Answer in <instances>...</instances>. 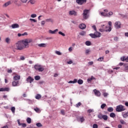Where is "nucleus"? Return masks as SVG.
I'll return each instance as SVG.
<instances>
[{
    "instance_id": "nucleus-4",
    "label": "nucleus",
    "mask_w": 128,
    "mask_h": 128,
    "mask_svg": "<svg viewBox=\"0 0 128 128\" xmlns=\"http://www.w3.org/2000/svg\"><path fill=\"white\" fill-rule=\"evenodd\" d=\"M34 68L38 72H44V68L40 65H35L34 66Z\"/></svg>"
},
{
    "instance_id": "nucleus-64",
    "label": "nucleus",
    "mask_w": 128,
    "mask_h": 128,
    "mask_svg": "<svg viewBox=\"0 0 128 128\" xmlns=\"http://www.w3.org/2000/svg\"><path fill=\"white\" fill-rule=\"evenodd\" d=\"M67 63L68 64H72V61L70 60L69 62H68Z\"/></svg>"
},
{
    "instance_id": "nucleus-31",
    "label": "nucleus",
    "mask_w": 128,
    "mask_h": 128,
    "mask_svg": "<svg viewBox=\"0 0 128 128\" xmlns=\"http://www.w3.org/2000/svg\"><path fill=\"white\" fill-rule=\"evenodd\" d=\"M102 118H103V120H108V116L106 115H103Z\"/></svg>"
},
{
    "instance_id": "nucleus-22",
    "label": "nucleus",
    "mask_w": 128,
    "mask_h": 128,
    "mask_svg": "<svg viewBox=\"0 0 128 128\" xmlns=\"http://www.w3.org/2000/svg\"><path fill=\"white\" fill-rule=\"evenodd\" d=\"M107 110L109 112H114V108L112 107L108 108Z\"/></svg>"
},
{
    "instance_id": "nucleus-3",
    "label": "nucleus",
    "mask_w": 128,
    "mask_h": 128,
    "mask_svg": "<svg viewBox=\"0 0 128 128\" xmlns=\"http://www.w3.org/2000/svg\"><path fill=\"white\" fill-rule=\"evenodd\" d=\"M124 110H126V108H124V106L122 104L116 106V112H124Z\"/></svg>"
},
{
    "instance_id": "nucleus-63",
    "label": "nucleus",
    "mask_w": 128,
    "mask_h": 128,
    "mask_svg": "<svg viewBox=\"0 0 128 128\" xmlns=\"http://www.w3.org/2000/svg\"><path fill=\"white\" fill-rule=\"evenodd\" d=\"M88 64H90V66H92V64H94V62H88Z\"/></svg>"
},
{
    "instance_id": "nucleus-12",
    "label": "nucleus",
    "mask_w": 128,
    "mask_h": 128,
    "mask_svg": "<svg viewBox=\"0 0 128 128\" xmlns=\"http://www.w3.org/2000/svg\"><path fill=\"white\" fill-rule=\"evenodd\" d=\"M79 28L81 30H84L86 28V26L84 24H82L79 25Z\"/></svg>"
},
{
    "instance_id": "nucleus-8",
    "label": "nucleus",
    "mask_w": 128,
    "mask_h": 128,
    "mask_svg": "<svg viewBox=\"0 0 128 128\" xmlns=\"http://www.w3.org/2000/svg\"><path fill=\"white\" fill-rule=\"evenodd\" d=\"M68 14L70 16H78V12L74 10L69 11Z\"/></svg>"
},
{
    "instance_id": "nucleus-61",
    "label": "nucleus",
    "mask_w": 128,
    "mask_h": 128,
    "mask_svg": "<svg viewBox=\"0 0 128 128\" xmlns=\"http://www.w3.org/2000/svg\"><path fill=\"white\" fill-rule=\"evenodd\" d=\"M90 50H86V54H90Z\"/></svg>"
},
{
    "instance_id": "nucleus-27",
    "label": "nucleus",
    "mask_w": 128,
    "mask_h": 128,
    "mask_svg": "<svg viewBox=\"0 0 128 128\" xmlns=\"http://www.w3.org/2000/svg\"><path fill=\"white\" fill-rule=\"evenodd\" d=\"M35 98H36V100H40V98H42V96L40 94H38L36 95Z\"/></svg>"
},
{
    "instance_id": "nucleus-48",
    "label": "nucleus",
    "mask_w": 128,
    "mask_h": 128,
    "mask_svg": "<svg viewBox=\"0 0 128 128\" xmlns=\"http://www.w3.org/2000/svg\"><path fill=\"white\" fill-rule=\"evenodd\" d=\"M59 34H61V36H66V34L64 33H62V32H58Z\"/></svg>"
},
{
    "instance_id": "nucleus-30",
    "label": "nucleus",
    "mask_w": 128,
    "mask_h": 128,
    "mask_svg": "<svg viewBox=\"0 0 128 128\" xmlns=\"http://www.w3.org/2000/svg\"><path fill=\"white\" fill-rule=\"evenodd\" d=\"M28 2H30L31 4H36V0H30Z\"/></svg>"
},
{
    "instance_id": "nucleus-40",
    "label": "nucleus",
    "mask_w": 128,
    "mask_h": 128,
    "mask_svg": "<svg viewBox=\"0 0 128 128\" xmlns=\"http://www.w3.org/2000/svg\"><path fill=\"white\" fill-rule=\"evenodd\" d=\"M103 116L104 115L102 114H98V118H100V120H102V116Z\"/></svg>"
},
{
    "instance_id": "nucleus-46",
    "label": "nucleus",
    "mask_w": 128,
    "mask_h": 128,
    "mask_svg": "<svg viewBox=\"0 0 128 128\" xmlns=\"http://www.w3.org/2000/svg\"><path fill=\"white\" fill-rule=\"evenodd\" d=\"M98 62H102L104 60V57H100L98 59Z\"/></svg>"
},
{
    "instance_id": "nucleus-16",
    "label": "nucleus",
    "mask_w": 128,
    "mask_h": 128,
    "mask_svg": "<svg viewBox=\"0 0 128 128\" xmlns=\"http://www.w3.org/2000/svg\"><path fill=\"white\" fill-rule=\"evenodd\" d=\"M10 88H0V92H9Z\"/></svg>"
},
{
    "instance_id": "nucleus-19",
    "label": "nucleus",
    "mask_w": 128,
    "mask_h": 128,
    "mask_svg": "<svg viewBox=\"0 0 128 128\" xmlns=\"http://www.w3.org/2000/svg\"><path fill=\"white\" fill-rule=\"evenodd\" d=\"M122 116L123 118H128V112H122Z\"/></svg>"
},
{
    "instance_id": "nucleus-1",
    "label": "nucleus",
    "mask_w": 128,
    "mask_h": 128,
    "mask_svg": "<svg viewBox=\"0 0 128 128\" xmlns=\"http://www.w3.org/2000/svg\"><path fill=\"white\" fill-rule=\"evenodd\" d=\"M32 40L30 38H27L18 41L14 46L15 50H22L26 48H28V44L32 42Z\"/></svg>"
},
{
    "instance_id": "nucleus-43",
    "label": "nucleus",
    "mask_w": 128,
    "mask_h": 128,
    "mask_svg": "<svg viewBox=\"0 0 128 128\" xmlns=\"http://www.w3.org/2000/svg\"><path fill=\"white\" fill-rule=\"evenodd\" d=\"M6 42L7 44H10V38H6Z\"/></svg>"
},
{
    "instance_id": "nucleus-24",
    "label": "nucleus",
    "mask_w": 128,
    "mask_h": 128,
    "mask_svg": "<svg viewBox=\"0 0 128 128\" xmlns=\"http://www.w3.org/2000/svg\"><path fill=\"white\" fill-rule=\"evenodd\" d=\"M79 120L81 122H84V121L85 120L84 118V116H80Z\"/></svg>"
},
{
    "instance_id": "nucleus-52",
    "label": "nucleus",
    "mask_w": 128,
    "mask_h": 128,
    "mask_svg": "<svg viewBox=\"0 0 128 128\" xmlns=\"http://www.w3.org/2000/svg\"><path fill=\"white\" fill-rule=\"evenodd\" d=\"M30 16L34 18H36V14H32Z\"/></svg>"
},
{
    "instance_id": "nucleus-14",
    "label": "nucleus",
    "mask_w": 128,
    "mask_h": 128,
    "mask_svg": "<svg viewBox=\"0 0 128 128\" xmlns=\"http://www.w3.org/2000/svg\"><path fill=\"white\" fill-rule=\"evenodd\" d=\"M18 84H19L18 80H17V81L14 80L12 82V86H18Z\"/></svg>"
},
{
    "instance_id": "nucleus-41",
    "label": "nucleus",
    "mask_w": 128,
    "mask_h": 128,
    "mask_svg": "<svg viewBox=\"0 0 128 128\" xmlns=\"http://www.w3.org/2000/svg\"><path fill=\"white\" fill-rule=\"evenodd\" d=\"M106 104H103L101 105V108H102V110H104V107H106Z\"/></svg>"
},
{
    "instance_id": "nucleus-59",
    "label": "nucleus",
    "mask_w": 128,
    "mask_h": 128,
    "mask_svg": "<svg viewBox=\"0 0 128 128\" xmlns=\"http://www.w3.org/2000/svg\"><path fill=\"white\" fill-rule=\"evenodd\" d=\"M20 1H21L22 2L23 4H26V2H28V0H20Z\"/></svg>"
},
{
    "instance_id": "nucleus-38",
    "label": "nucleus",
    "mask_w": 128,
    "mask_h": 128,
    "mask_svg": "<svg viewBox=\"0 0 128 128\" xmlns=\"http://www.w3.org/2000/svg\"><path fill=\"white\" fill-rule=\"evenodd\" d=\"M11 110L13 114H14L16 112V108L14 106L11 108Z\"/></svg>"
},
{
    "instance_id": "nucleus-9",
    "label": "nucleus",
    "mask_w": 128,
    "mask_h": 128,
    "mask_svg": "<svg viewBox=\"0 0 128 128\" xmlns=\"http://www.w3.org/2000/svg\"><path fill=\"white\" fill-rule=\"evenodd\" d=\"M34 80V78H32L30 76H28V78H26L27 82H30V84H32Z\"/></svg>"
},
{
    "instance_id": "nucleus-13",
    "label": "nucleus",
    "mask_w": 128,
    "mask_h": 128,
    "mask_svg": "<svg viewBox=\"0 0 128 128\" xmlns=\"http://www.w3.org/2000/svg\"><path fill=\"white\" fill-rule=\"evenodd\" d=\"M94 92L97 96H100V91L95 89L94 90Z\"/></svg>"
},
{
    "instance_id": "nucleus-53",
    "label": "nucleus",
    "mask_w": 128,
    "mask_h": 128,
    "mask_svg": "<svg viewBox=\"0 0 128 128\" xmlns=\"http://www.w3.org/2000/svg\"><path fill=\"white\" fill-rule=\"evenodd\" d=\"M21 126H22V128H26V123L21 124Z\"/></svg>"
},
{
    "instance_id": "nucleus-15",
    "label": "nucleus",
    "mask_w": 128,
    "mask_h": 128,
    "mask_svg": "<svg viewBox=\"0 0 128 128\" xmlns=\"http://www.w3.org/2000/svg\"><path fill=\"white\" fill-rule=\"evenodd\" d=\"M12 28H20V25L17 24H14L12 25Z\"/></svg>"
},
{
    "instance_id": "nucleus-29",
    "label": "nucleus",
    "mask_w": 128,
    "mask_h": 128,
    "mask_svg": "<svg viewBox=\"0 0 128 128\" xmlns=\"http://www.w3.org/2000/svg\"><path fill=\"white\" fill-rule=\"evenodd\" d=\"M78 84H84V81L80 79L78 80Z\"/></svg>"
},
{
    "instance_id": "nucleus-11",
    "label": "nucleus",
    "mask_w": 128,
    "mask_h": 128,
    "mask_svg": "<svg viewBox=\"0 0 128 128\" xmlns=\"http://www.w3.org/2000/svg\"><path fill=\"white\" fill-rule=\"evenodd\" d=\"M20 80V76L18 74H16L14 76V80Z\"/></svg>"
},
{
    "instance_id": "nucleus-58",
    "label": "nucleus",
    "mask_w": 128,
    "mask_h": 128,
    "mask_svg": "<svg viewBox=\"0 0 128 128\" xmlns=\"http://www.w3.org/2000/svg\"><path fill=\"white\" fill-rule=\"evenodd\" d=\"M60 112L63 116H64V114H66L64 113V110H61Z\"/></svg>"
},
{
    "instance_id": "nucleus-45",
    "label": "nucleus",
    "mask_w": 128,
    "mask_h": 128,
    "mask_svg": "<svg viewBox=\"0 0 128 128\" xmlns=\"http://www.w3.org/2000/svg\"><path fill=\"white\" fill-rule=\"evenodd\" d=\"M124 66L125 70H128V64H124Z\"/></svg>"
},
{
    "instance_id": "nucleus-55",
    "label": "nucleus",
    "mask_w": 128,
    "mask_h": 128,
    "mask_svg": "<svg viewBox=\"0 0 128 128\" xmlns=\"http://www.w3.org/2000/svg\"><path fill=\"white\" fill-rule=\"evenodd\" d=\"M98 124H93V128H98Z\"/></svg>"
},
{
    "instance_id": "nucleus-42",
    "label": "nucleus",
    "mask_w": 128,
    "mask_h": 128,
    "mask_svg": "<svg viewBox=\"0 0 128 128\" xmlns=\"http://www.w3.org/2000/svg\"><path fill=\"white\" fill-rule=\"evenodd\" d=\"M108 14H106L105 12H101V16H108Z\"/></svg>"
},
{
    "instance_id": "nucleus-23",
    "label": "nucleus",
    "mask_w": 128,
    "mask_h": 128,
    "mask_svg": "<svg viewBox=\"0 0 128 128\" xmlns=\"http://www.w3.org/2000/svg\"><path fill=\"white\" fill-rule=\"evenodd\" d=\"M18 36H28V32H25L22 34H18Z\"/></svg>"
},
{
    "instance_id": "nucleus-5",
    "label": "nucleus",
    "mask_w": 128,
    "mask_h": 128,
    "mask_svg": "<svg viewBox=\"0 0 128 128\" xmlns=\"http://www.w3.org/2000/svg\"><path fill=\"white\" fill-rule=\"evenodd\" d=\"M104 25H102L101 27L102 28H100L99 30L100 32H111L112 31V28L111 27H108V30H106L105 28H104Z\"/></svg>"
},
{
    "instance_id": "nucleus-36",
    "label": "nucleus",
    "mask_w": 128,
    "mask_h": 128,
    "mask_svg": "<svg viewBox=\"0 0 128 128\" xmlns=\"http://www.w3.org/2000/svg\"><path fill=\"white\" fill-rule=\"evenodd\" d=\"M86 31H82L80 32V36H86Z\"/></svg>"
},
{
    "instance_id": "nucleus-44",
    "label": "nucleus",
    "mask_w": 128,
    "mask_h": 128,
    "mask_svg": "<svg viewBox=\"0 0 128 128\" xmlns=\"http://www.w3.org/2000/svg\"><path fill=\"white\" fill-rule=\"evenodd\" d=\"M36 126L38 127V128H41V126H42V124L38 122L36 124Z\"/></svg>"
},
{
    "instance_id": "nucleus-62",
    "label": "nucleus",
    "mask_w": 128,
    "mask_h": 128,
    "mask_svg": "<svg viewBox=\"0 0 128 128\" xmlns=\"http://www.w3.org/2000/svg\"><path fill=\"white\" fill-rule=\"evenodd\" d=\"M118 38L116 36L114 38V40H115V42H118Z\"/></svg>"
},
{
    "instance_id": "nucleus-32",
    "label": "nucleus",
    "mask_w": 128,
    "mask_h": 128,
    "mask_svg": "<svg viewBox=\"0 0 128 128\" xmlns=\"http://www.w3.org/2000/svg\"><path fill=\"white\" fill-rule=\"evenodd\" d=\"M85 44L86 46H90L92 44V42H90V41H86Z\"/></svg>"
},
{
    "instance_id": "nucleus-28",
    "label": "nucleus",
    "mask_w": 128,
    "mask_h": 128,
    "mask_svg": "<svg viewBox=\"0 0 128 128\" xmlns=\"http://www.w3.org/2000/svg\"><path fill=\"white\" fill-rule=\"evenodd\" d=\"M46 22H54V20L52 18H48L46 20Z\"/></svg>"
},
{
    "instance_id": "nucleus-39",
    "label": "nucleus",
    "mask_w": 128,
    "mask_h": 128,
    "mask_svg": "<svg viewBox=\"0 0 128 128\" xmlns=\"http://www.w3.org/2000/svg\"><path fill=\"white\" fill-rule=\"evenodd\" d=\"M80 106H82V102H79L77 104H76V108H80Z\"/></svg>"
},
{
    "instance_id": "nucleus-21",
    "label": "nucleus",
    "mask_w": 128,
    "mask_h": 128,
    "mask_svg": "<svg viewBox=\"0 0 128 128\" xmlns=\"http://www.w3.org/2000/svg\"><path fill=\"white\" fill-rule=\"evenodd\" d=\"M78 82V80L74 79L73 81L72 80H70L68 82V84H76Z\"/></svg>"
},
{
    "instance_id": "nucleus-10",
    "label": "nucleus",
    "mask_w": 128,
    "mask_h": 128,
    "mask_svg": "<svg viewBox=\"0 0 128 128\" xmlns=\"http://www.w3.org/2000/svg\"><path fill=\"white\" fill-rule=\"evenodd\" d=\"M76 2L78 4H82L84 2H86V0H76Z\"/></svg>"
},
{
    "instance_id": "nucleus-56",
    "label": "nucleus",
    "mask_w": 128,
    "mask_h": 128,
    "mask_svg": "<svg viewBox=\"0 0 128 128\" xmlns=\"http://www.w3.org/2000/svg\"><path fill=\"white\" fill-rule=\"evenodd\" d=\"M30 20L31 22H36L37 20H36L35 19H32V18H30Z\"/></svg>"
},
{
    "instance_id": "nucleus-49",
    "label": "nucleus",
    "mask_w": 128,
    "mask_h": 128,
    "mask_svg": "<svg viewBox=\"0 0 128 128\" xmlns=\"http://www.w3.org/2000/svg\"><path fill=\"white\" fill-rule=\"evenodd\" d=\"M92 80H94V76H92L91 78H88V82H92Z\"/></svg>"
},
{
    "instance_id": "nucleus-37",
    "label": "nucleus",
    "mask_w": 128,
    "mask_h": 128,
    "mask_svg": "<svg viewBox=\"0 0 128 128\" xmlns=\"http://www.w3.org/2000/svg\"><path fill=\"white\" fill-rule=\"evenodd\" d=\"M34 78L36 80H40V76H34Z\"/></svg>"
},
{
    "instance_id": "nucleus-6",
    "label": "nucleus",
    "mask_w": 128,
    "mask_h": 128,
    "mask_svg": "<svg viewBox=\"0 0 128 128\" xmlns=\"http://www.w3.org/2000/svg\"><path fill=\"white\" fill-rule=\"evenodd\" d=\"M88 10H84L82 16L84 20H88Z\"/></svg>"
},
{
    "instance_id": "nucleus-51",
    "label": "nucleus",
    "mask_w": 128,
    "mask_h": 128,
    "mask_svg": "<svg viewBox=\"0 0 128 128\" xmlns=\"http://www.w3.org/2000/svg\"><path fill=\"white\" fill-rule=\"evenodd\" d=\"M126 56H123L122 58H120V60L122 62H124V60L126 61Z\"/></svg>"
},
{
    "instance_id": "nucleus-33",
    "label": "nucleus",
    "mask_w": 128,
    "mask_h": 128,
    "mask_svg": "<svg viewBox=\"0 0 128 128\" xmlns=\"http://www.w3.org/2000/svg\"><path fill=\"white\" fill-rule=\"evenodd\" d=\"M114 14V12H110L108 14H107V16L110 17L111 16Z\"/></svg>"
},
{
    "instance_id": "nucleus-25",
    "label": "nucleus",
    "mask_w": 128,
    "mask_h": 128,
    "mask_svg": "<svg viewBox=\"0 0 128 128\" xmlns=\"http://www.w3.org/2000/svg\"><path fill=\"white\" fill-rule=\"evenodd\" d=\"M34 110H35V112H38V114H40V108H34Z\"/></svg>"
},
{
    "instance_id": "nucleus-18",
    "label": "nucleus",
    "mask_w": 128,
    "mask_h": 128,
    "mask_svg": "<svg viewBox=\"0 0 128 128\" xmlns=\"http://www.w3.org/2000/svg\"><path fill=\"white\" fill-rule=\"evenodd\" d=\"M11 4L12 3L10 2V1L8 2L3 5V7L6 8V6H10V4Z\"/></svg>"
},
{
    "instance_id": "nucleus-20",
    "label": "nucleus",
    "mask_w": 128,
    "mask_h": 128,
    "mask_svg": "<svg viewBox=\"0 0 128 128\" xmlns=\"http://www.w3.org/2000/svg\"><path fill=\"white\" fill-rule=\"evenodd\" d=\"M58 30L56 29L55 30H54V31L52 30H49V32L50 34H56V32H58Z\"/></svg>"
},
{
    "instance_id": "nucleus-17",
    "label": "nucleus",
    "mask_w": 128,
    "mask_h": 128,
    "mask_svg": "<svg viewBox=\"0 0 128 128\" xmlns=\"http://www.w3.org/2000/svg\"><path fill=\"white\" fill-rule=\"evenodd\" d=\"M38 46H40V48H46V44L42 43V44H38Z\"/></svg>"
},
{
    "instance_id": "nucleus-34",
    "label": "nucleus",
    "mask_w": 128,
    "mask_h": 128,
    "mask_svg": "<svg viewBox=\"0 0 128 128\" xmlns=\"http://www.w3.org/2000/svg\"><path fill=\"white\" fill-rule=\"evenodd\" d=\"M120 122L121 124H126V122L122 119L120 120Z\"/></svg>"
},
{
    "instance_id": "nucleus-26",
    "label": "nucleus",
    "mask_w": 128,
    "mask_h": 128,
    "mask_svg": "<svg viewBox=\"0 0 128 128\" xmlns=\"http://www.w3.org/2000/svg\"><path fill=\"white\" fill-rule=\"evenodd\" d=\"M110 118H116V114L114 113V112H111L110 114Z\"/></svg>"
},
{
    "instance_id": "nucleus-50",
    "label": "nucleus",
    "mask_w": 128,
    "mask_h": 128,
    "mask_svg": "<svg viewBox=\"0 0 128 128\" xmlns=\"http://www.w3.org/2000/svg\"><path fill=\"white\" fill-rule=\"evenodd\" d=\"M56 54L58 56H62V53L59 51H56Z\"/></svg>"
},
{
    "instance_id": "nucleus-35",
    "label": "nucleus",
    "mask_w": 128,
    "mask_h": 128,
    "mask_svg": "<svg viewBox=\"0 0 128 128\" xmlns=\"http://www.w3.org/2000/svg\"><path fill=\"white\" fill-rule=\"evenodd\" d=\"M28 124H30L32 122V119L30 118H28L26 119Z\"/></svg>"
},
{
    "instance_id": "nucleus-47",
    "label": "nucleus",
    "mask_w": 128,
    "mask_h": 128,
    "mask_svg": "<svg viewBox=\"0 0 128 128\" xmlns=\"http://www.w3.org/2000/svg\"><path fill=\"white\" fill-rule=\"evenodd\" d=\"M94 112V109H90L88 110V112L89 114Z\"/></svg>"
},
{
    "instance_id": "nucleus-60",
    "label": "nucleus",
    "mask_w": 128,
    "mask_h": 128,
    "mask_svg": "<svg viewBox=\"0 0 128 128\" xmlns=\"http://www.w3.org/2000/svg\"><path fill=\"white\" fill-rule=\"evenodd\" d=\"M8 74H12V69H8Z\"/></svg>"
},
{
    "instance_id": "nucleus-2",
    "label": "nucleus",
    "mask_w": 128,
    "mask_h": 128,
    "mask_svg": "<svg viewBox=\"0 0 128 128\" xmlns=\"http://www.w3.org/2000/svg\"><path fill=\"white\" fill-rule=\"evenodd\" d=\"M92 38H100L102 36V34L98 31H96L94 34H89Z\"/></svg>"
},
{
    "instance_id": "nucleus-7",
    "label": "nucleus",
    "mask_w": 128,
    "mask_h": 128,
    "mask_svg": "<svg viewBox=\"0 0 128 128\" xmlns=\"http://www.w3.org/2000/svg\"><path fill=\"white\" fill-rule=\"evenodd\" d=\"M116 28H122V23L120 21L116 22L114 24Z\"/></svg>"
},
{
    "instance_id": "nucleus-57",
    "label": "nucleus",
    "mask_w": 128,
    "mask_h": 128,
    "mask_svg": "<svg viewBox=\"0 0 128 128\" xmlns=\"http://www.w3.org/2000/svg\"><path fill=\"white\" fill-rule=\"evenodd\" d=\"M92 28L96 32V26L94 25V26H92Z\"/></svg>"
},
{
    "instance_id": "nucleus-54",
    "label": "nucleus",
    "mask_w": 128,
    "mask_h": 128,
    "mask_svg": "<svg viewBox=\"0 0 128 128\" xmlns=\"http://www.w3.org/2000/svg\"><path fill=\"white\" fill-rule=\"evenodd\" d=\"M103 96H104V98H106V96H108V94L106 92H104V93H103Z\"/></svg>"
}]
</instances>
